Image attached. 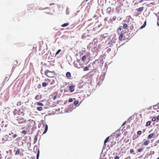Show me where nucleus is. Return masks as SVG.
<instances>
[{
    "mask_svg": "<svg viewBox=\"0 0 159 159\" xmlns=\"http://www.w3.org/2000/svg\"><path fill=\"white\" fill-rule=\"evenodd\" d=\"M45 75L48 77H54L56 76L57 74L54 71H50L48 70H45Z\"/></svg>",
    "mask_w": 159,
    "mask_h": 159,
    "instance_id": "nucleus-1",
    "label": "nucleus"
},
{
    "mask_svg": "<svg viewBox=\"0 0 159 159\" xmlns=\"http://www.w3.org/2000/svg\"><path fill=\"white\" fill-rule=\"evenodd\" d=\"M16 120L18 121V123L20 124L25 123L27 121L26 119L20 116H18Z\"/></svg>",
    "mask_w": 159,
    "mask_h": 159,
    "instance_id": "nucleus-2",
    "label": "nucleus"
},
{
    "mask_svg": "<svg viewBox=\"0 0 159 159\" xmlns=\"http://www.w3.org/2000/svg\"><path fill=\"white\" fill-rule=\"evenodd\" d=\"M11 137H10L8 135H5L2 139V140L3 141H11Z\"/></svg>",
    "mask_w": 159,
    "mask_h": 159,
    "instance_id": "nucleus-3",
    "label": "nucleus"
},
{
    "mask_svg": "<svg viewBox=\"0 0 159 159\" xmlns=\"http://www.w3.org/2000/svg\"><path fill=\"white\" fill-rule=\"evenodd\" d=\"M50 83V85H52L53 84L55 83V81L53 79H45L44 80Z\"/></svg>",
    "mask_w": 159,
    "mask_h": 159,
    "instance_id": "nucleus-4",
    "label": "nucleus"
},
{
    "mask_svg": "<svg viewBox=\"0 0 159 159\" xmlns=\"http://www.w3.org/2000/svg\"><path fill=\"white\" fill-rule=\"evenodd\" d=\"M124 36V33H121L120 34L119 36V39L121 41H122L123 39V38Z\"/></svg>",
    "mask_w": 159,
    "mask_h": 159,
    "instance_id": "nucleus-5",
    "label": "nucleus"
},
{
    "mask_svg": "<svg viewBox=\"0 0 159 159\" xmlns=\"http://www.w3.org/2000/svg\"><path fill=\"white\" fill-rule=\"evenodd\" d=\"M74 86L73 85H71L69 87V88L70 89V92H72L74 91Z\"/></svg>",
    "mask_w": 159,
    "mask_h": 159,
    "instance_id": "nucleus-6",
    "label": "nucleus"
},
{
    "mask_svg": "<svg viewBox=\"0 0 159 159\" xmlns=\"http://www.w3.org/2000/svg\"><path fill=\"white\" fill-rule=\"evenodd\" d=\"M38 136H39V134H37L35 136L34 138V143H35L37 142V141L38 140Z\"/></svg>",
    "mask_w": 159,
    "mask_h": 159,
    "instance_id": "nucleus-7",
    "label": "nucleus"
},
{
    "mask_svg": "<svg viewBox=\"0 0 159 159\" xmlns=\"http://www.w3.org/2000/svg\"><path fill=\"white\" fill-rule=\"evenodd\" d=\"M153 108L154 109H157L159 108V102L157 104L154 105L153 106Z\"/></svg>",
    "mask_w": 159,
    "mask_h": 159,
    "instance_id": "nucleus-8",
    "label": "nucleus"
},
{
    "mask_svg": "<svg viewBox=\"0 0 159 159\" xmlns=\"http://www.w3.org/2000/svg\"><path fill=\"white\" fill-rule=\"evenodd\" d=\"M149 140H146L143 143V145L145 146L149 144Z\"/></svg>",
    "mask_w": 159,
    "mask_h": 159,
    "instance_id": "nucleus-9",
    "label": "nucleus"
},
{
    "mask_svg": "<svg viewBox=\"0 0 159 159\" xmlns=\"http://www.w3.org/2000/svg\"><path fill=\"white\" fill-rule=\"evenodd\" d=\"M73 64L75 67L79 69L80 68V66L78 65L77 63L74 62Z\"/></svg>",
    "mask_w": 159,
    "mask_h": 159,
    "instance_id": "nucleus-10",
    "label": "nucleus"
},
{
    "mask_svg": "<svg viewBox=\"0 0 159 159\" xmlns=\"http://www.w3.org/2000/svg\"><path fill=\"white\" fill-rule=\"evenodd\" d=\"M144 8V7H141L138 8V11L139 12H141L143 10Z\"/></svg>",
    "mask_w": 159,
    "mask_h": 159,
    "instance_id": "nucleus-11",
    "label": "nucleus"
},
{
    "mask_svg": "<svg viewBox=\"0 0 159 159\" xmlns=\"http://www.w3.org/2000/svg\"><path fill=\"white\" fill-rule=\"evenodd\" d=\"M48 129V126L47 125H45V130L43 133V134H45L47 131Z\"/></svg>",
    "mask_w": 159,
    "mask_h": 159,
    "instance_id": "nucleus-12",
    "label": "nucleus"
},
{
    "mask_svg": "<svg viewBox=\"0 0 159 159\" xmlns=\"http://www.w3.org/2000/svg\"><path fill=\"white\" fill-rule=\"evenodd\" d=\"M69 25V23H65L61 25V26L62 27H65L68 26Z\"/></svg>",
    "mask_w": 159,
    "mask_h": 159,
    "instance_id": "nucleus-13",
    "label": "nucleus"
},
{
    "mask_svg": "<svg viewBox=\"0 0 159 159\" xmlns=\"http://www.w3.org/2000/svg\"><path fill=\"white\" fill-rule=\"evenodd\" d=\"M154 134L153 133H152L149 135H148V139H151L153 136Z\"/></svg>",
    "mask_w": 159,
    "mask_h": 159,
    "instance_id": "nucleus-14",
    "label": "nucleus"
},
{
    "mask_svg": "<svg viewBox=\"0 0 159 159\" xmlns=\"http://www.w3.org/2000/svg\"><path fill=\"white\" fill-rule=\"evenodd\" d=\"M109 136L107 137L106 138V139H105L104 142V144L105 145L106 143H107L108 140H109Z\"/></svg>",
    "mask_w": 159,
    "mask_h": 159,
    "instance_id": "nucleus-15",
    "label": "nucleus"
},
{
    "mask_svg": "<svg viewBox=\"0 0 159 159\" xmlns=\"http://www.w3.org/2000/svg\"><path fill=\"white\" fill-rule=\"evenodd\" d=\"M146 25V22L145 21L143 25L140 27V29H142L144 28Z\"/></svg>",
    "mask_w": 159,
    "mask_h": 159,
    "instance_id": "nucleus-16",
    "label": "nucleus"
},
{
    "mask_svg": "<svg viewBox=\"0 0 159 159\" xmlns=\"http://www.w3.org/2000/svg\"><path fill=\"white\" fill-rule=\"evenodd\" d=\"M48 85V84L46 82H43L42 83V86L43 87H46Z\"/></svg>",
    "mask_w": 159,
    "mask_h": 159,
    "instance_id": "nucleus-17",
    "label": "nucleus"
},
{
    "mask_svg": "<svg viewBox=\"0 0 159 159\" xmlns=\"http://www.w3.org/2000/svg\"><path fill=\"white\" fill-rule=\"evenodd\" d=\"M151 124V122L150 121H148L146 123V126H149V125H150Z\"/></svg>",
    "mask_w": 159,
    "mask_h": 159,
    "instance_id": "nucleus-18",
    "label": "nucleus"
},
{
    "mask_svg": "<svg viewBox=\"0 0 159 159\" xmlns=\"http://www.w3.org/2000/svg\"><path fill=\"white\" fill-rule=\"evenodd\" d=\"M143 148H140L137 151L138 152H141L142 151H143Z\"/></svg>",
    "mask_w": 159,
    "mask_h": 159,
    "instance_id": "nucleus-19",
    "label": "nucleus"
},
{
    "mask_svg": "<svg viewBox=\"0 0 159 159\" xmlns=\"http://www.w3.org/2000/svg\"><path fill=\"white\" fill-rule=\"evenodd\" d=\"M89 70V68L87 66H86L84 68L83 70L84 71H86Z\"/></svg>",
    "mask_w": 159,
    "mask_h": 159,
    "instance_id": "nucleus-20",
    "label": "nucleus"
},
{
    "mask_svg": "<svg viewBox=\"0 0 159 159\" xmlns=\"http://www.w3.org/2000/svg\"><path fill=\"white\" fill-rule=\"evenodd\" d=\"M66 75L67 77H69L70 76L71 74L70 72H67L66 73Z\"/></svg>",
    "mask_w": 159,
    "mask_h": 159,
    "instance_id": "nucleus-21",
    "label": "nucleus"
},
{
    "mask_svg": "<svg viewBox=\"0 0 159 159\" xmlns=\"http://www.w3.org/2000/svg\"><path fill=\"white\" fill-rule=\"evenodd\" d=\"M37 109L39 111H41V110H42L43 108H42V107H38Z\"/></svg>",
    "mask_w": 159,
    "mask_h": 159,
    "instance_id": "nucleus-22",
    "label": "nucleus"
},
{
    "mask_svg": "<svg viewBox=\"0 0 159 159\" xmlns=\"http://www.w3.org/2000/svg\"><path fill=\"white\" fill-rule=\"evenodd\" d=\"M35 99L36 100H38L39 99V95H37L35 97Z\"/></svg>",
    "mask_w": 159,
    "mask_h": 159,
    "instance_id": "nucleus-23",
    "label": "nucleus"
},
{
    "mask_svg": "<svg viewBox=\"0 0 159 159\" xmlns=\"http://www.w3.org/2000/svg\"><path fill=\"white\" fill-rule=\"evenodd\" d=\"M36 104L37 105H40V106H43V103L40 102H37L36 103Z\"/></svg>",
    "mask_w": 159,
    "mask_h": 159,
    "instance_id": "nucleus-24",
    "label": "nucleus"
},
{
    "mask_svg": "<svg viewBox=\"0 0 159 159\" xmlns=\"http://www.w3.org/2000/svg\"><path fill=\"white\" fill-rule=\"evenodd\" d=\"M128 27V25L127 24H125L124 25L123 28L124 29H126Z\"/></svg>",
    "mask_w": 159,
    "mask_h": 159,
    "instance_id": "nucleus-25",
    "label": "nucleus"
},
{
    "mask_svg": "<svg viewBox=\"0 0 159 159\" xmlns=\"http://www.w3.org/2000/svg\"><path fill=\"white\" fill-rule=\"evenodd\" d=\"M107 11H108L109 13H110L111 11V7H109L107 8Z\"/></svg>",
    "mask_w": 159,
    "mask_h": 159,
    "instance_id": "nucleus-26",
    "label": "nucleus"
},
{
    "mask_svg": "<svg viewBox=\"0 0 159 159\" xmlns=\"http://www.w3.org/2000/svg\"><path fill=\"white\" fill-rule=\"evenodd\" d=\"M86 59V57L84 55V56H83L82 58V61H84Z\"/></svg>",
    "mask_w": 159,
    "mask_h": 159,
    "instance_id": "nucleus-27",
    "label": "nucleus"
},
{
    "mask_svg": "<svg viewBox=\"0 0 159 159\" xmlns=\"http://www.w3.org/2000/svg\"><path fill=\"white\" fill-rule=\"evenodd\" d=\"M17 110L16 109H15L13 111V113L14 115H16L17 113Z\"/></svg>",
    "mask_w": 159,
    "mask_h": 159,
    "instance_id": "nucleus-28",
    "label": "nucleus"
},
{
    "mask_svg": "<svg viewBox=\"0 0 159 159\" xmlns=\"http://www.w3.org/2000/svg\"><path fill=\"white\" fill-rule=\"evenodd\" d=\"M39 155V150L38 152V153L37 155V159H38Z\"/></svg>",
    "mask_w": 159,
    "mask_h": 159,
    "instance_id": "nucleus-29",
    "label": "nucleus"
},
{
    "mask_svg": "<svg viewBox=\"0 0 159 159\" xmlns=\"http://www.w3.org/2000/svg\"><path fill=\"white\" fill-rule=\"evenodd\" d=\"M21 102H18L16 104L17 106H21Z\"/></svg>",
    "mask_w": 159,
    "mask_h": 159,
    "instance_id": "nucleus-30",
    "label": "nucleus"
},
{
    "mask_svg": "<svg viewBox=\"0 0 159 159\" xmlns=\"http://www.w3.org/2000/svg\"><path fill=\"white\" fill-rule=\"evenodd\" d=\"M17 136V135L16 134H14L12 136V137L13 138H16Z\"/></svg>",
    "mask_w": 159,
    "mask_h": 159,
    "instance_id": "nucleus-31",
    "label": "nucleus"
},
{
    "mask_svg": "<svg viewBox=\"0 0 159 159\" xmlns=\"http://www.w3.org/2000/svg\"><path fill=\"white\" fill-rule=\"evenodd\" d=\"M120 133L119 134H117L116 135V138H118L120 136Z\"/></svg>",
    "mask_w": 159,
    "mask_h": 159,
    "instance_id": "nucleus-32",
    "label": "nucleus"
},
{
    "mask_svg": "<svg viewBox=\"0 0 159 159\" xmlns=\"http://www.w3.org/2000/svg\"><path fill=\"white\" fill-rule=\"evenodd\" d=\"M61 49H59L57 51V52H56V55H57V54H59L61 52Z\"/></svg>",
    "mask_w": 159,
    "mask_h": 159,
    "instance_id": "nucleus-33",
    "label": "nucleus"
},
{
    "mask_svg": "<svg viewBox=\"0 0 159 159\" xmlns=\"http://www.w3.org/2000/svg\"><path fill=\"white\" fill-rule=\"evenodd\" d=\"M142 133V131L141 130L138 131L137 132V134L138 135H141Z\"/></svg>",
    "mask_w": 159,
    "mask_h": 159,
    "instance_id": "nucleus-34",
    "label": "nucleus"
},
{
    "mask_svg": "<svg viewBox=\"0 0 159 159\" xmlns=\"http://www.w3.org/2000/svg\"><path fill=\"white\" fill-rule=\"evenodd\" d=\"M78 103H79L78 101H76L74 102V104L75 105H77V104H78Z\"/></svg>",
    "mask_w": 159,
    "mask_h": 159,
    "instance_id": "nucleus-35",
    "label": "nucleus"
},
{
    "mask_svg": "<svg viewBox=\"0 0 159 159\" xmlns=\"http://www.w3.org/2000/svg\"><path fill=\"white\" fill-rule=\"evenodd\" d=\"M20 153V150L19 149L18 150H17L15 153V155H16L17 154H18Z\"/></svg>",
    "mask_w": 159,
    "mask_h": 159,
    "instance_id": "nucleus-36",
    "label": "nucleus"
},
{
    "mask_svg": "<svg viewBox=\"0 0 159 159\" xmlns=\"http://www.w3.org/2000/svg\"><path fill=\"white\" fill-rule=\"evenodd\" d=\"M21 133L23 134H25L26 133V131L25 130H24L22 131Z\"/></svg>",
    "mask_w": 159,
    "mask_h": 159,
    "instance_id": "nucleus-37",
    "label": "nucleus"
},
{
    "mask_svg": "<svg viewBox=\"0 0 159 159\" xmlns=\"http://www.w3.org/2000/svg\"><path fill=\"white\" fill-rule=\"evenodd\" d=\"M156 118L155 117H153L152 119V121H156Z\"/></svg>",
    "mask_w": 159,
    "mask_h": 159,
    "instance_id": "nucleus-38",
    "label": "nucleus"
},
{
    "mask_svg": "<svg viewBox=\"0 0 159 159\" xmlns=\"http://www.w3.org/2000/svg\"><path fill=\"white\" fill-rule=\"evenodd\" d=\"M130 152L131 153H132L134 152V151L133 149H131L130 150Z\"/></svg>",
    "mask_w": 159,
    "mask_h": 159,
    "instance_id": "nucleus-39",
    "label": "nucleus"
},
{
    "mask_svg": "<svg viewBox=\"0 0 159 159\" xmlns=\"http://www.w3.org/2000/svg\"><path fill=\"white\" fill-rule=\"evenodd\" d=\"M73 101V99L71 98H70L69 99V102H72Z\"/></svg>",
    "mask_w": 159,
    "mask_h": 159,
    "instance_id": "nucleus-40",
    "label": "nucleus"
},
{
    "mask_svg": "<svg viewBox=\"0 0 159 159\" xmlns=\"http://www.w3.org/2000/svg\"><path fill=\"white\" fill-rule=\"evenodd\" d=\"M116 16H113V18H112L113 20H116Z\"/></svg>",
    "mask_w": 159,
    "mask_h": 159,
    "instance_id": "nucleus-41",
    "label": "nucleus"
},
{
    "mask_svg": "<svg viewBox=\"0 0 159 159\" xmlns=\"http://www.w3.org/2000/svg\"><path fill=\"white\" fill-rule=\"evenodd\" d=\"M115 159H119L120 158L118 156H116L115 158Z\"/></svg>",
    "mask_w": 159,
    "mask_h": 159,
    "instance_id": "nucleus-42",
    "label": "nucleus"
},
{
    "mask_svg": "<svg viewBox=\"0 0 159 159\" xmlns=\"http://www.w3.org/2000/svg\"><path fill=\"white\" fill-rule=\"evenodd\" d=\"M57 98V95H55L54 96V97H53V99L54 100H55Z\"/></svg>",
    "mask_w": 159,
    "mask_h": 159,
    "instance_id": "nucleus-43",
    "label": "nucleus"
},
{
    "mask_svg": "<svg viewBox=\"0 0 159 159\" xmlns=\"http://www.w3.org/2000/svg\"><path fill=\"white\" fill-rule=\"evenodd\" d=\"M143 0H141L139 2V3H140L141 2H143Z\"/></svg>",
    "mask_w": 159,
    "mask_h": 159,
    "instance_id": "nucleus-44",
    "label": "nucleus"
},
{
    "mask_svg": "<svg viewBox=\"0 0 159 159\" xmlns=\"http://www.w3.org/2000/svg\"><path fill=\"white\" fill-rule=\"evenodd\" d=\"M157 120H159V116H157Z\"/></svg>",
    "mask_w": 159,
    "mask_h": 159,
    "instance_id": "nucleus-45",
    "label": "nucleus"
},
{
    "mask_svg": "<svg viewBox=\"0 0 159 159\" xmlns=\"http://www.w3.org/2000/svg\"><path fill=\"white\" fill-rule=\"evenodd\" d=\"M11 134H13V135L14 134L12 132L11 133L9 134V135H11Z\"/></svg>",
    "mask_w": 159,
    "mask_h": 159,
    "instance_id": "nucleus-46",
    "label": "nucleus"
},
{
    "mask_svg": "<svg viewBox=\"0 0 159 159\" xmlns=\"http://www.w3.org/2000/svg\"><path fill=\"white\" fill-rule=\"evenodd\" d=\"M118 30H120H120H121V27H119V29H118Z\"/></svg>",
    "mask_w": 159,
    "mask_h": 159,
    "instance_id": "nucleus-47",
    "label": "nucleus"
},
{
    "mask_svg": "<svg viewBox=\"0 0 159 159\" xmlns=\"http://www.w3.org/2000/svg\"><path fill=\"white\" fill-rule=\"evenodd\" d=\"M21 113L23 114V115H24V113L23 111L21 112Z\"/></svg>",
    "mask_w": 159,
    "mask_h": 159,
    "instance_id": "nucleus-48",
    "label": "nucleus"
},
{
    "mask_svg": "<svg viewBox=\"0 0 159 159\" xmlns=\"http://www.w3.org/2000/svg\"><path fill=\"white\" fill-rule=\"evenodd\" d=\"M125 122H126V121H125V122H124L123 124L122 125V126H123L124 125H125Z\"/></svg>",
    "mask_w": 159,
    "mask_h": 159,
    "instance_id": "nucleus-49",
    "label": "nucleus"
},
{
    "mask_svg": "<svg viewBox=\"0 0 159 159\" xmlns=\"http://www.w3.org/2000/svg\"><path fill=\"white\" fill-rule=\"evenodd\" d=\"M156 143H159V140H158L157 141Z\"/></svg>",
    "mask_w": 159,
    "mask_h": 159,
    "instance_id": "nucleus-50",
    "label": "nucleus"
},
{
    "mask_svg": "<svg viewBox=\"0 0 159 159\" xmlns=\"http://www.w3.org/2000/svg\"><path fill=\"white\" fill-rule=\"evenodd\" d=\"M54 4H55L54 3H52V4H50V6H51L52 5H54Z\"/></svg>",
    "mask_w": 159,
    "mask_h": 159,
    "instance_id": "nucleus-51",
    "label": "nucleus"
},
{
    "mask_svg": "<svg viewBox=\"0 0 159 159\" xmlns=\"http://www.w3.org/2000/svg\"><path fill=\"white\" fill-rule=\"evenodd\" d=\"M97 16L96 15H95L94 16H93V18H94L96 17Z\"/></svg>",
    "mask_w": 159,
    "mask_h": 159,
    "instance_id": "nucleus-52",
    "label": "nucleus"
},
{
    "mask_svg": "<svg viewBox=\"0 0 159 159\" xmlns=\"http://www.w3.org/2000/svg\"><path fill=\"white\" fill-rule=\"evenodd\" d=\"M11 158L10 157H8L7 158V159H10Z\"/></svg>",
    "mask_w": 159,
    "mask_h": 159,
    "instance_id": "nucleus-53",
    "label": "nucleus"
},
{
    "mask_svg": "<svg viewBox=\"0 0 159 159\" xmlns=\"http://www.w3.org/2000/svg\"><path fill=\"white\" fill-rule=\"evenodd\" d=\"M136 139H134V137H133V139L135 140Z\"/></svg>",
    "mask_w": 159,
    "mask_h": 159,
    "instance_id": "nucleus-54",
    "label": "nucleus"
},
{
    "mask_svg": "<svg viewBox=\"0 0 159 159\" xmlns=\"http://www.w3.org/2000/svg\"><path fill=\"white\" fill-rule=\"evenodd\" d=\"M42 70H43L42 69H41V72L42 71Z\"/></svg>",
    "mask_w": 159,
    "mask_h": 159,
    "instance_id": "nucleus-55",
    "label": "nucleus"
},
{
    "mask_svg": "<svg viewBox=\"0 0 159 159\" xmlns=\"http://www.w3.org/2000/svg\"><path fill=\"white\" fill-rule=\"evenodd\" d=\"M21 111V110H19V111Z\"/></svg>",
    "mask_w": 159,
    "mask_h": 159,
    "instance_id": "nucleus-56",
    "label": "nucleus"
},
{
    "mask_svg": "<svg viewBox=\"0 0 159 159\" xmlns=\"http://www.w3.org/2000/svg\"><path fill=\"white\" fill-rule=\"evenodd\" d=\"M1 156V153H0V156Z\"/></svg>",
    "mask_w": 159,
    "mask_h": 159,
    "instance_id": "nucleus-57",
    "label": "nucleus"
},
{
    "mask_svg": "<svg viewBox=\"0 0 159 159\" xmlns=\"http://www.w3.org/2000/svg\"><path fill=\"white\" fill-rule=\"evenodd\" d=\"M157 159H159V157L157 158Z\"/></svg>",
    "mask_w": 159,
    "mask_h": 159,
    "instance_id": "nucleus-58",
    "label": "nucleus"
}]
</instances>
